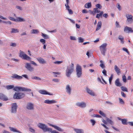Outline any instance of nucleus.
<instances>
[{"mask_svg":"<svg viewBox=\"0 0 133 133\" xmlns=\"http://www.w3.org/2000/svg\"><path fill=\"white\" fill-rule=\"evenodd\" d=\"M99 113L103 117H106V115L101 110H99Z\"/></svg>","mask_w":133,"mask_h":133,"instance_id":"34","label":"nucleus"},{"mask_svg":"<svg viewBox=\"0 0 133 133\" xmlns=\"http://www.w3.org/2000/svg\"><path fill=\"white\" fill-rule=\"evenodd\" d=\"M76 74L78 77H80L82 74L81 67L78 64L77 65L76 69Z\"/></svg>","mask_w":133,"mask_h":133,"instance_id":"4","label":"nucleus"},{"mask_svg":"<svg viewBox=\"0 0 133 133\" xmlns=\"http://www.w3.org/2000/svg\"><path fill=\"white\" fill-rule=\"evenodd\" d=\"M74 130L76 133H84L83 130L77 129H74Z\"/></svg>","mask_w":133,"mask_h":133,"instance_id":"24","label":"nucleus"},{"mask_svg":"<svg viewBox=\"0 0 133 133\" xmlns=\"http://www.w3.org/2000/svg\"><path fill=\"white\" fill-rule=\"evenodd\" d=\"M90 122L92 123V125H94L95 123L96 122L95 120L93 119H91L90 120Z\"/></svg>","mask_w":133,"mask_h":133,"instance_id":"40","label":"nucleus"},{"mask_svg":"<svg viewBox=\"0 0 133 133\" xmlns=\"http://www.w3.org/2000/svg\"><path fill=\"white\" fill-rule=\"evenodd\" d=\"M63 62V61H57L54 62V63L56 64H59L62 63Z\"/></svg>","mask_w":133,"mask_h":133,"instance_id":"42","label":"nucleus"},{"mask_svg":"<svg viewBox=\"0 0 133 133\" xmlns=\"http://www.w3.org/2000/svg\"><path fill=\"white\" fill-rule=\"evenodd\" d=\"M68 11L69 12V14H73V12L72 11L71 9H69L68 10Z\"/></svg>","mask_w":133,"mask_h":133,"instance_id":"58","label":"nucleus"},{"mask_svg":"<svg viewBox=\"0 0 133 133\" xmlns=\"http://www.w3.org/2000/svg\"><path fill=\"white\" fill-rule=\"evenodd\" d=\"M30 63L33 65H35V66H37V65L35 63V62L34 61H30Z\"/></svg>","mask_w":133,"mask_h":133,"instance_id":"57","label":"nucleus"},{"mask_svg":"<svg viewBox=\"0 0 133 133\" xmlns=\"http://www.w3.org/2000/svg\"><path fill=\"white\" fill-rule=\"evenodd\" d=\"M76 105L77 106L81 108H85L86 106V103L83 102L77 103L76 104Z\"/></svg>","mask_w":133,"mask_h":133,"instance_id":"10","label":"nucleus"},{"mask_svg":"<svg viewBox=\"0 0 133 133\" xmlns=\"http://www.w3.org/2000/svg\"><path fill=\"white\" fill-rule=\"evenodd\" d=\"M94 11L95 13H99L101 11H100L99 10H98V9L97 8H94Z\"/></svg>","mask_w":133,"mask_h":133,"instance_id":"45","label":"nucleus"},{"mask_svg":"<svg viewBox=\"0 0 133 133\" xmlns=\"http://www.w3.org/2000/svg\"><path fill=\"white\" fill-rule=\"evenodd\" d=\"M10 45L11 46H16V44L15 43H11Z\"/></svg>","mask_w":133,"mask_h":133,"instance_id":"59","label":"nucleus"},{"mask_svg":"<svg viewBox=\"0 0 133 133\" xmlns=\"http://www.w3.org/2000/svg\"><path fill=\"white\" fill-rule=\"evenodd\" d=\"M96 8L97 9H101L102 8V6L100 4H97L96 5Z\"/></svg>","mask_w":133,"mask_h":133,"instance_id":"41","label":"nucleus"},{"mask_svg":"<svg viewBox=\"0 0 133 133\" xmlns=\"http://www.w3.org/2000/svg\"><path fill=\"white\" fill-rule=\"evenodd\" d=\"M102 73L105 76L107 75V72L105 69L103 70L102 71Z\"/></svg>","mask_w":133,"mask_h":133,"instance_id":"54","label":"nucleus"},{"mask_svg":"<svg viewBox=\"0 0 133 133\" xmlns=\"http://www.w3.org/2000/svg\"><path fill=\"white\" fill-rule=\"evenodd\" d=\"M6 89L8 90L14 88V90L16 91H30L31 90L29 89L21 87H16L14 88L13 85H7L6 86Z\"/></svg>","mask_w":133,"mask_h":133,"instance_id":"1","label":"nucleus"},{"mask_svg":"<svg viewBox=\"0 0 133 133\" xmlns=\"http://www.w3.org/2000/svg\"><path fill=\"white\" fill-rule=\"evenodd\" d=\"M102 25V23L101 21H100L98 22L96 30V31H97L100 29Z\"/></svg>","mask_w":133,"mask_h":133,"instance_id":"19","label":"nucleus"},{"mask_svg":"<svg viewBox=\"0 0 133 133\" xmlns=\"http://www.w3.org/2000/svg\"><path fill=\"white\" fill-rule=\"evenodd\" d=\"M17 105L16 103H14L12 104L11 107V112L12 113H15L17 111Z\"/></svg>","mask_w":133,"mask_h":133,"instance_id":"8","label":"nucleus"},{"mask_svg":"<svg viewBox=\"0 0 133 133\" xmlns=\"http://www.w3.org/2000/svg\"><path fill=\"white\" fill-rule=\"evenodd\" d=\"M9 18L10 20L11 21H16V19L13 17H9Z\"/></svg>","mask_w":133,"mask_h":133,"instance_id":"55","label":"nucleus"},{"mask_svg":"<svg viewBox=\"0 0 133 133\" xmlns=\"http://www.w3.org/2000/svg\"><path fill=\"white\" fill-rule=\"evenodd\" d=\"M65 6L66 7V8L67 10H68L70 9V7L68 5V4H65Z\"/></svg>","mask_w":133,"mask_h":133,"instance_id":"56","label":"nucleus"},{"mask_svg":"<svg viewBox=\"0 0 133 133\" xmlns=\"http://www.w3.org/2000/svg\"><path fill=\"white\" fill-rule=\"evenodd\" d=\"M124 32L128 33H130V32L132 33L133 32V30L132 28L127 26H126L124 28Z\"/></svg>","mask_w":133,"mask_h":133,"instance_id":"9","label":"nucleus"},{"mask_svg":"<svg viewBox=\"0 0 133 133\" xmlns=\"http://www.w3.org/2000/svg\"><path fill=\"white\" fill-rule=\"evenodd\" d=\"M16 20V21L18 22H24L25 21V20L24 19L21 17H17Z\"/></svg>","mask_w":133,"mask_h":133,"instance_id":"29","label":"nucleus"},{"mask_svg":"<svg viewBox=\"0 0 133 133\" xmlns=\"http://www.w3.org/2000/svg\"><path fill=\"white\" fill-rule=\"evenodd\" d=\"M78 41L79 42L82 43L84 41V39L83 38H82L81 37H78Z\"/></svg>","mask_w":133,"mask_h":133,"instance_id":"38","label":"nucleus"},{"mask_svg":"<svg viewBox=\"0 0 133 133\" xmlns=\"http://www.w3.org/2000/svg\"><path fill=\"white\" fill-rule=\"evenodd\" d=\"M106 119L107 122L111 125H113L114 124V122L111 120L109 118L106 117Z\"/></svg>","mask_w":133,"mask_h":133,"instance_id":"26","label":"nucleus"},{"mask_svg":"<svg viewBox=\"0 0 133 133\" xmlns=\"http://www.w3.org/2000/svg\"><path fill=\"white\" fill-rule=\"evenodd\" d=\"M32 78L33 79L39 80H41V79L40 78L37 76L34 77H32Z\"/></svg>","mask_w":133,"mask_h":133,"instance_id":"47","label":"nucleus"},{"mask_svg":"<svg viewBox=\"0 0 133 133\" xmlns=\"http://www.w3.org/2000/svg\"><path fill=\"white\" fill-rule=\"evenodd\" d=\"M52 131V129L51 128H47V127H46L45 129L44 132H46L48 131L49 132H51Z\"/></svg>","mask_w":133,"mask_h":133,"instance_id":"35","label":"nucleus"},{"mask_svg":"<svg viewBox=\"0 0 133 133\" xmlns=\"http://www.w3.org/2000/svg\"><path fill=\"white\" fill-rule=\"evenodd\" d=\"M101 125L102 126H103V127H104V128H105L106 129H108V127H107L104 124H103L102 123V124H101Z\"/></svg>","mask_w":133,"mask_h":133,"instance_id":"64","label":"nucleus"},{"mask_svg":"<svg viewBox=\"0 0 133 133\" xmlns=\"http://www.w3.org/2000/svg\"><path fill=\"white\" fill-rule=\"evenodd\" d=\"M87 91L88 93L92 96L95 95L94 92L92 91L91 90H90L89 88H87Z\"/></svg>","mask_w":133,"mask_h":133,"instance_id":"20","label":"nucleus"},{"mask_svg":"<svg viewBox=\"0 0 133 133\" xmlns=\"http://www.w3.org/2000/svg\"><path fill=\"white\" fill-rule=\"evenodd\" d=\"M118 38L121 41V42L122 44H123L124 43L123 37L122 36L119 35L118 36Z\"/></svg>","mask_w":133,"mask_h":133,"instance_id":"28","label":"nucleus"},{"mask_svg":"<svg viewBox=\"0 0 133 133\" xmlns=\"http://www.w3.org/2000/svg\"><path fill=\"white\" fill-rule=\"evenodd\" d=\"M94 117H96L98 118H101L102 117L100 115L98 114H94L93 115Z\"/></svg>","mask_w":133,"mask_h":133,"instance_id":"46","label":"nucleus"},{"mask_svg":"<svg viewBox=\"0 0 133 133\" xmlns=\"http://www.w3.org/2000/svg\"><path fill=\"white\" fill-rule=\"evenodd\" d=\"M100 62L101 63V64H100V66L102 68H104L105 67V66L103 61H102V60H101L100 61Z\"/></svg>","mask_w":133,"mask_h":133,"instance_id":"33","label":"nucleus"},{"mask_svg":"<svg viewBox=\"0 0 133 133\" xmlns=\"http://www.w3.org/2000/svg\"><path fill=\"white\" fill-rule=\"evenodd\" d=\"M25 67L27 70L31 71H32L34 70V68L28 63L26 64Z\"/></svg>","mask_w":133,"mask_h":133,"instance_id":"13","label":"nucleus"},{"mask_svg":"<svg viewBox=\"0 0 133 133\" xmlns=\"http://www.w3.org/2000/svg\"><path fill=\"white\" fill-rule=\"evenodd\" d=\"M26 108L29 110H33L34 109L33 104L31 103H28L26 105Z\"/></svg>","mask_w":133,"mask_h":133,"instance_id":"15","label":"nucleus"},{"mask_svg":"<svg viewBox=\"0 0 133 133\" xmlns=\"http://www.w3.org/2000/svg\"><path fill=\"white\" fill-rule=\"evenodd\" d=\"M89 11L91 14L92 15H95L96 14L94 11H92L90 10Z\"/></svg>","mask_w":133,"mask_h":133,"instance_id":"53","label":"nucleus"},{"mask_svg":"<svg viewBox=\"0 0 133 133\" xmlns=\"http://www.w3.org/2000/svg\"><path fill=\"white\" fill-rule=\"evenodd\" d=\"M39 92L40 94L43 95H53L52 94L49 93L44 90H40L39 91Z\"/></svg>","mask_w":133,"mask_h":133,"instance_id":"18","label":"nucleus"},{"mask_svg":"<svg viewBox=\"0 0 133 133\" xmlns=\"http://www.w3.org/2000/svg\"><path fill=\"white\" fill-rule=\"evenodd\" d=\"M20 52L19 56L23 59L28 60L31 59V58L24 54L23 51L20 50Z\"/></svg>","mask_w":133,"mask_h":133,"instance_id":"3","label":"nucleus"},{"mask_svg":"<svg viewBox=\"0 0 133 133\" xmlns=\"http://www.w3.org/2000/svg\"><path fill=\"white\" fill-rule=\"evenodd\" d=\"M125 16L127 18L126 21L128 23L131 24L133 22V16L131 15L127 14Z\"/></svg>","mask_w":133,"mask_h":133,"instance_id":"6","label":"nucleus"},{"mask_svg":"<svg viewBox=\"0 0 133 133\" xmlns=\"http://www.w3.org/2000/svg\"><path fill=\"white\" fill-rule=\"evenodd\" d=\"M70 39H71V40H75L76 39V38L75 37L72 36H70Z\"/></svg>","mask_w":133,"mask_h":133,"instance_id":"63","label":"nucleus"},{"mask_svg":"<svg viewBox=\"0 0 133 133\" xmlns=\"http://www.w3.org/2000/svg\"><path fill=\"white\" fill-rule=\"evenodd\" d=\"M115 85L117 87H120L122 85L121 83L119 82V78H117L115 82Z\"/></svg>","mask_w":133,"mask_h":133,"instance_id":"21","label":"nucleus"},{"mask_svg":"<svg viewBox=\"0 0 133 133\" xmlns=\"http://www.w3.org/2000/svg\"><path fill=\"white\" fill-rule=\"evenodd\" d=\"M119 102L120 103L122 104H124V102L123 100L120 98H119Z\"/></svg>","mask_w":133,"mask_h":133,"instance_id":"44","label":"nucleus"},{"mask_svg":"<svg viewBox=\"0 0 133 133\" xmlns=\"http://www.w3.org/2000/svg\"><path fill=\"white\" fill-rule=\"evenodd\" d=\"M38 126L42 129L44 131L46 127V126L45 124L42 123H39L38 125Z\"/></svg>","mask_w":133,"mask_h":133,"instance_id":"14","label":"nucleus"},{"mask_svg":"<svg viewBox=\"0 0 133 133\" xmlns=\"http://www.w3.org/2000/svg\"><path fill=\"white\" fill-rule=\"evenodd\" d=\"M0 99L3 101H7L8 99L4 94L2 93L0 94Z\"/></svg>","mask_w":133,"mask_h":133,"instance_id":"11","label":"nucleus"},{"mask_svg":"<svg viewBox=\"0 0 133 133\" xmlns=\"http://www.w3.org/2000/svg\"><path fill=\"white\" fill-rule=\"evenodd\" d=\"M114 69L116 72L118 74H119L120 73V70L116 65H115L114 66Z\"/></svg>","mask_w":133,"mask_h":133,"instance_id":"23","label":"nucleus"},{"mask_svg":"<svg viewBox=\"0 0 133 133\" xmlns=\"http://www.w3.org/2000/svg\"><path fill=\"white\" fill-rule=\"evenodd\" d=\"M40 41L42 43V44H44L45 43V41L44 39H40Z\"/></svg>","mask_w":133,"mask_h":133,"instance_id":"50","label":"nucleus"},{"mask_svg":"<svg viewBox=\"0 0 133 133\" xmlns=\"http://www.w3.org/2000/svg\"><path fill=\"white\" fill-rule=\"evenodd\" d=\"M52 81L55 82H59V80L55 78L53 79Z\"/></svg>","mask_w":133,"mask_h":133,"instance_id":"61","label":"nucleus"},{"mask_svg":"<svg viewBox=\"0 0 133 133\" xmlns=\"http://www.w3.org/2000/svg\"><path fill=\"white\" fill-rule=\"evenodd\" d=\"M25 96V94L22 93L15 92L14 95V98L15 99H19Z\"/></svg>","mask_w":133,"mask_h":133,"instance_id":"5","label":"nucleus"},{"mask_svg":"<svg viewBox=\"0 0 133 133\" xmlns=\"http://www.w3.org/2000/svg\"><path fill=\"white\" fill-rule=\"evenodd\" d=\"M66 89L67 92L69 94H70L71 91V89L69 85H66Z\"/></svg>","mask_w":133,"mask_h":133,"instance_id":"22","label":"nucleus"},{"mask_svg":"<svg viewBox=\"0 0 133 133\" xmlns=\"http://www.w3.org/2000/svg\"><path fill=\"white\" fill-rule=\"evenodd\" d=\"M19 32L18 30V29L14 28L12 29V31H11V32L13 33H16L18 32Z\"/></svg>","mask_w":133,"mask_h":133,"instance_id":"32","label":"nucleus"},{"mask_svg":"<svg viewBox=\"0 0 133 133\" xmlns=\"http://www.w3.org/2000/svg\"><path fill=\"white\" fill-rule=\"evenodd\" d=\"M55 128L59 131H62V129L56 126L55 127Z\"/></svg>","mask_w":133,"mask_h":133,"instance_id":"51","label":"nucleus"},{"mask_svg":"<svg viewBox=\"0 0 133 133\" xmlns=\"http://www.w3.org/2000/svg\"><path fill=\"white\" fill-rule=\"evenodd\" d=\"M103 16L105 18H107L108 16V15L107 14H103Z\"/></svg>","mask_w":133,"mask_h":133,"instance_id":"62","label":"nucleus"},{"mask_svg":"<svg viewBox=\"0 0 133 133\" xmlns=\"http://www.w3.org/2000/svg\"><path fill=\"white\" fill-rule=\"evenodd\" d=\"M121 121L123 124L124 125L127 124V120L126 119H122V121Z\"/></svg>","mask_w":133,"mask_h":133,"instance_id":"31","label":"nucleus"},{"mask_svg":"<svg viewBox=\"0 0 133 133\" xmlns=\"http://www.w3.org/2000/svg\"><path fill=\"white\" fill-rule=\"evenodd\" d=\"M32 32H31L32 34H37L38 32V31L37 30L35 29H33Z\"/></svg>","mask_w":133,"mask_h":133,"instance_id":"39","label":"nucleus"},{"mask_svg":"<svg viewBox=\"0 0 133 133\" xmlns=\"http://www.w3.org/2000/svg\"><path fill=\"white\" fill-rule=\"evenodd\" d=\"M99 14H97L96 16V17L97 18H99V17H102V15L103 14L104 12L103 11H101Z\"/></svg>","mask_w":133,"mask_h":133,"instance_id":"25","label":"nucleus"},{"mask_svg":"<svg viewBox=\"0 0 133 133\" xmlns=\"http://www.w3.org/2000/svg\"><path fill=\"white\" fill-rule=\"evenodd\" d=\"M122 80L123 82L125 83L127 82V79L125 76L124 75H123L122 76Z\"/></svg>","mask_w":133,"mask_h":133,"instance_id":"36","label":"nucleus"},{"mask_svg":"<svg viewBox=\"0 0 133 133\" xmlns=\"http://www.w3.org/2000/svg\"><path fill=\"white\" fill-rule=\"evenodd\" d=\"M44 102L46 104H52L56 103L57 102L55 100H46L44 101Z\"/></svg>","mask_w":133,"mask_h":133,"instance_id":"16","label":"nucleus"},{"mask_svg":"<svg viewBox=\"0 0 133 133\" xmlns=\"http://www.w3.org/2000/svg\"><path fill=\"white\" fill-rule=\"evenodd\" d=\"M41 35L45 39H47L49 38V37L47 35L41 33Z\"/></svg>","mask_w":133,"mask_h":133,"instance_id":"30","label":"nucleus"},{"mask_svg":"<svg viewBox=\"0 0 133 133\" xmlns=\"http://www.w3.org/2000/svg\"><path fill=\"white\" fill-rule=\"evenodd\" d=\"M11 77L16 79H20L22 78V76L17 75L16 74H14L12 75Z\"/></svg>","mask_w":133,"mask_h":133,"instance_id":"12","label":"nucleus"},{"mask_svg":"<svg viewBox=\"0 0 133 133\" xmlns=\"http://www.w3.org/2000/svg\"><path fill=\"white\" fill-rule=\"evenodd\" d=\"M74 65L73 63H71V65L67 67L66 71V75L68 77H70L71 73L74 70Z\"/></svg>","mask_w":133,"mask_h":133,"instance_id":"2","label":"nucleus"},{"mask_svg":"<svg viewBox=\"0 0 133 133\" xmlns=\"http://www.w3.org/2000/svg\"><path fill=\"white\" fill-rule=\"evenodd\" d=\"M123 51H125L126 52H127L128 54H129V51H128V50L127 48H123Z\"/></svg>","mask_w":133,"mask_h":133,"instance_id":"49","label":"nucleus"},{"mask_svg":"<svg viewBox=\"0 0 133 133\" xmlns=\"http://www.w3.org/2000/svg\"><path fill=\"white\" fill-rule=\"evenodd\" d=\"M116 7L119 10H121V8L119 3H117V4Z\"/></svg>","mask_w":133,"mask_h":133,"instance_id":"43","label":"nucleus"},{"mask_svg":"<svg viewBox=\"0 0 133 133\" xmlns=\"http://www.w3.org/2000/svg\"><path fill=\"white\" fill-rule=\"evenodd\" d=\"M115 25L116 26V27L117 28L120 27V26L119 24V23L117 21H116V22Z\"/></svg>","mask_w":133,"mask_h":133,"instance_id":"52","label":"nucleus"},{"mask_svg":"<svg viewBox=\"0 0 133 133\" xmlns=\"http://www.w3.org/2000/svg\"><path fill=\"white\" fill-rule=\"evenodd\" d=\"M113 77V75L112 74H111V75L110 77L109 78V82L110 84L111 83V82L112 80V79Z\"/></svg>","mask_w":133,"mask_h":133,"instance_id":"48","label":"nucleus"},{"mask_svg":"<svg viewBox=\"0 0 133 133\" xmlns=\"http://www.w3.org/2000/svg\"><path fill=\"white\" fill-rule=\"evenodd\" d=\"M121 89L124 91L128 92L127 89L125 87L122 86L121 87Z\"/></svg>","mask_w":133,"mask_h":133,"instance_id":"37","label":"nucleus"},{"mask_svg":"<svg viewBox=\"0 0 133 133\" xmlns=\"http://www.w3.org/2000/svg\"><path fill=\"white\" fill-rule=\"evenodd\" d=\"M121 94L122 96L124 97H125L126 96V95L124 93V92H121Z\"/></svg>","mask_w":133,"mask_h":133,"instance_id":"60","label":"nucleus"},{"mask_svg":"<svg viewBox=\"0 0 133 133\" xmlns=\"http://www.w3.org/2000/svg\"><path fill=\"white\" fill-rule=\"evenodd\" d=\"M38 62L40 63L45 64L46 63L45 61L42 58L39 57L36 58Z\"/></svg>","mask_w":133,"mask_h":133,"instance_id":"17","label":"nucleus"},{"mask_svg":"<svg viewBox=\"0 0 133 133\" xmlns=\"http://www.w3.org/2000/svg\"><path fill=\"white\" fill-rule=\"evenodd\" d=\"M107 45L106 43H103L99 47V48L102 54L104 55L106 51V48Z\"/></svg>","mask_w":133,"mask_h":133,"instance_id":"7","label":"nucleus"},{"mask_svg":"<svg viewBox=\"0 0 133 133\" xmlns=\"http://www.w3.org/2000/svg\"><path fill=\"white\" fill-rule=\"evenodd\" d=\"M91 7V3H88L85 5V8H89Z\"/></svg>","mask_w":133,"mask_h":133,"instance_id":"27","label":"nucleus"}]
</instances>
